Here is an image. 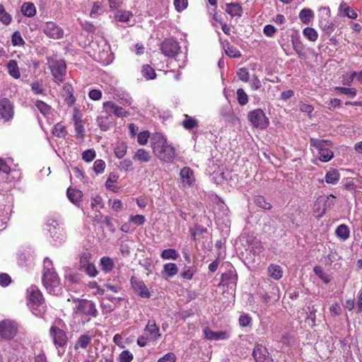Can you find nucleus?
Listing matches in <instances>:
<instances>
[{"label":"nucleus","instance_id":"47","mask_svg":"<svg viewBox=\"0 0 362 362\" xmlns=\"http://www.w3.org/2000/svg\"><path fill=\"white\" fill-rule=\"evenodd\" d=\"M127 153V146L123 142H118L115 148V154L117 158H122Z\"/></svg>","mask_w":362,"mask_h":362},{"label":"nucleus","instance_id":"17","mask_svg":"<svg viewBox=\"0 0 362 362\" xmlns=\"http://www.w3.org/2000/svg\"><path fill=\"white\" fill-rule=\"evenodd\" d=\"M252 355L256 362H273L267 348L261 344L255 346Z\"/></svg>","mask_w":362,"mask_h":362},{"label":"nucleus","instance_id":"7","mask_svg":"<svg viewBox=\"0 0 362 362\" xmlns=\"http://www.w3.org/2000/svg\"><path fill=\"white\" fill-rule=\"evenodd\" d=\"M248 119L252 125L260 129H265L269 124V118L261 109H256L248 113Z\"/></svg>","mask_w":362,"mask_h":362},{"label":"nucleus","instance_id":"62","mask_svg":"<svg viewBox=\"0 0 362 362\" xmlns=\"http://www.w3.org/2000/svg\"><path fill=\"white\" fill-rule=\"evenodd\" d=\"M157 362H176V356L173 352H168L158 358Z\"/></svg>","mask_w":362,"mask_h":362},{"label":"nucleus","instance_id":"52","mask_svg":"<svg viewBox=\"0 0 362 362\" xmlns=\"http://www.w3.org/2000/svg\"><path fill=\"white\" fill-rule=\"evenodd\" d=\"M335 90L341 94L347 95L350 98H354L356 95V90L355 88L336 87Z\"/></svg>","mask_w":362,"mask_h":362},{"label":"nucleus","instance_id":"38","mask_svg":"<svg viewBox=\"0 0 362 362\" xmlns=\"http://www.w3.org/2000/svg\"><path fill=\"white\" fill-rule=\"evenodd\" d=\"M226 12L231 16H240L242 8L238 4H229L226 5Z\"/></svg>","mask_w":362,"mask_h":362},{"label":"nucleus","instance_id":"5","mask_svg":"<svg viewBox=\"0 0 362 362\" xmlns=\"http://www.w3.org/2000/svg\"><path fill=\"white\" fill-rule=\"evenodd\" d=\"M310 144L312 147L317 149L322 162H328L334 157V153L331 150L332 144L330 141L311 138Z\"/></svg>","mask_w":362,"mask_h":362},{"label":"nucleus","instance_id":"19","mask_svg":"<svg viewBox=\"0 0 362 362\" xmlns=\"http://www.w3.org/2000/svg\"><path fill=\"white\" fill-rule=\"evenodd\" d=\"M181 182L184 187L192 186L195 181L194 172L189 167L183 168L180 173Z\"/></svg>","mask_w":362,"mask_h":362},{"label":"nucleus","instance_id":"32","mask_svg":"<svg viewBox=\"0 0 362 362\" xmlns=\"http://www.w3.org/2000/svg\"><path fill=\"white\" fill-rule=\"evenodd\" d=\"M82 196L83 193L81 190L70 188L67 189V197L69 199L75 204L81 201Z\"/></svg>","mask_w":362,"mask_h":362},{"label":"nucleus","instance_id":"55","mask_svg":"<svg viewBox=\"0 0 362 362\" xmlns=\"http://www.w3.org/2000/svg\"><path fill=\"white\" fill-rule=\"evenodd\" d=\"M238 101L240 105H245L248 102L247 95L243 89L239 88L237 90Z\"/></svg>","mask_w":362,"mask_h":362},{"label":"nucleus","instance_id":"27","mask_svg":"<svg viewBox=\"0 0 362 362\" xmlns=\"http://www.w3.org/2000/svg\"><path fill=\"white\" fill-rule=\"evenodd\" d=\"M340 179V174L336 169L329 170L325 177V182L327 184L336 185Z\"/></svg>","mask_w":362,"mask_h":362},{"label":"nucleus","instance_id":"28","mask_svg":"<svg viewBox=\"0 0 362 362\" xmlns=\"http://www.w3.org/2000/svg\"><path fill=\"white\" fill-rule=\"evenodd\" d=\"M21 12L26 17H33L36 14V8L31 2H25L21 6Z\"/></svg>","mask_w":362,"mask_h":362},{"label":"nucleus","instance_id":"57","mask_svg":"<svg viewBox=\"0 0 362 362\" xmlns=\"http://www.w3.org/2000/svg\"><path fill=\"white\" fill-rule=\"evenodd\" d=\"M74 127L75 130L77 134L80 135V136L83 137L84 136V127L82 124V121L77 118L76 117H74Z\"/></svg>","mask_w":362,"mask_h":362},{"label":"nucleus","instance_id":"24","mask_svg":"<svg viewBox=\"0 0 362 362\" xmlns=\"http://www.w3.org/2000/svg\"><path fill=\"white\" fill-rule=\"evenodd\" d=\"M114 262L109 257H103L100 259V267L105 274L110 273L114 268Z\"/></svg>","mask_w":362,"mask_h":362},{"label":"nucleus","instance_id":"58","mask_svg":"<svg viewBox=\"0 0 362 362\" xmlns=\"http://www.w3.org/2000/svg\"><path fill=\"white\" fill-rule=\"evenodd\" d=\"M129 220L136 226H142L146 221L144 216L139 214L131 216Z\"/></svg>","mask_w":362,"mask_h":362},{"label":"nucleus","instance_id":"25","mask_svg":"<svg viewBox=\"0 0 362 362\" xmlns=\"http://www.w3.org/2000/svg\"><path fill=\"white\" fill-rule=\"evenodd\" d=\"M291 42L293 45V49L298 54L300 57H302L304 54L303 52V44L300 40V37L298 33L296 31L295 35L291 36Z\"/></svg>","mask_w":362,"mask_h":362},{"label":"nucleus","instance_id":"40","mask_svg":"<svg viewBox=\"0 0 362 362\" xmlns=\"http://www.w3.org/2000/svg\"><path fill=\"white\" fill-rule=\"evenodd\" d=\"M254 202L258 207L264 210H270L272 207V204L267 202L264 197L260 195L254 197Z\"/></svg>","mask_w":362,"mask_h":362},{"label":"nucleus","instance_id":"43","mask_svg":"<svg viewBox=\"0 0 362 362\" xmlns=\"http://www.w3.org/2000/svg\"><path fill=\"white\" fill-rule=\"evenodd\" d=\"M91 255L90 252H83L79 257V269L80 270L84 269L87 266L91 263Z\"/></svg>","mask_w":362,"mask_h":362},{"label":"nucleus","instance_id":"36","mask_svg":"<svg viewBox=\"0 0 362 362\" xmlns=\"http://www.w3.org/2000/svg\"><path fill=\"white\" fill-rule=\"evenodd\" d=\"M133 158L141 163H148L150 160L151 156L147 151L140 148L136 152Z\"/></svg>","mask_w":362,"mask_h":362},{"label":"nucleus","instance_id":"1","mask_svg":"<svg viewBox=\"0 0 362 362\" xmlns=\"http://www.w3.org/2000/svg\"><path fill=\"white\" fill-rule=\"evenodd\" d=\"M151 144L153 153L159 160L165 163H172L174 160L175 149L161 133L153 134Z\"/></svg>","mask_w":362,"mask_h":362},{"label":"nucleus","instance_id":"34","mask_svg":"<svg viewBox=\"0 0 362 362\" xmlns=\"http://www.w3.org/2000/svg\"><path fill=\"white\" fill-rule=\"evenodd\" d=\"M92 339V337L86 333L84 334H82L77 340L75 349H77L78 347H81L82 349H86V347L90 344Z\"/></svg>","mask_w":362,"mask_h":362},{"label":"nucleus","instance_id":"33","mask_svg":"<svg viewBox=\"0 0 362 362\" xmlns=\"http://www.w3.org/2000/svg\"><path fill=\"white\" fill-rule=\"evenodd\" d=\"M198 121L194 117L184 115V119L182 121V126L185 129H192L198 126Z\"/></svg>","mask_w":362,"mask_h":362},{"label":"nucleus","instance_id":"53","mask_svg":"<svg viewBox=\"0 0 362 362\" xmlns=\"http://www.w3.org/2000/svg\"><path fill=\"white\" fill-rule=\"evenodd\" d=\"M96 156V153L94 149H88L82 153V159L87 162H91Z\"/></svg>","mask_w":362,"mask_h":362},{"label":"nucleus","instance_id":"59","mask_svg":"<svg viewBox=\"0 0 362 362\" xmlns=\"http://www.w3.org/2000/svg\"><path fill=\"white\" fill-rule=\"evenodd\" d=\"M82 271L86 272L90 277H95L98 273L95 264L92 262Z\"/></svg>","mask_w":362,"mask_h":362},{"label":"nucleus","instance_id":"9","mask_svg":"<svg viewBox=\"0 0 362 362\" xmlns=\"http://www.w3.org/2000/svg\"><path fill=\"white\" fill-rule=\"evenodd\" d=\"M42 29L47 37L54 40L62 39L64 35V29L53 21H47L43 23Z\"/></svg>","mask_w":362,"mask_h":362},{"label":"nucleus","instance_id":"44","mask_svg":"<svg viewBox=\"0 0 362 362\" xmlns=\"http://www.w3.org/2000/svg\"><path fill=\"white\" fill-rule=\"evenodd\" d=\"M32 91L36 95H45V88L42 81H37L30 84Z\"/></svg>","mask_w":362,"mask_h":362},{"label":"nucleus","instance_id":"29","mask_svg":"<svg viewBox=\"0 0 362 362\" xmlns=\"http://www.w3.org/2000/svg\"><path fill=\"white\" fill-rule=\"evenodd\" d=\"M97 124L103 131H107L110 129L112 122L109 115H100L97 117Z\"/></svg>","mask_w":362,"mask_h":362},{"label":"nucleus","instance_id":"13","mask_svg":"<svg viewBox=\"0 0 362 362\" xmlns=\"http://www.w3.org/2000/svg\"><path fill=\"white\" fill-rule=\"evenodd\" d=\"M49 336L57 348L64 346L68 341L66 333L56 326L49 329Z\"/></svg>","mask_w":362,"mask_h":362},{"label":"nucleus","instance_id":"22","mask_svg":"<svg viewBox=\"0 0 362 362\" xmlns=\"http://www.w3.org/2000/svg\"><path fill=\"white\" fill-rule=\"evenodd\" d=\"M339 11L341 15L351 19H356L358 16L357 13L351 7L349 6L348 4L344 1H342L340 4L339 6Z\"/></svg>","mask_w":362,"mask_h":362},{"label":"nucleus","instance_id":"54","mask_svg":"<svg viewBox=\"0 0 362 362\" xmlns=\"http://www.w3.org/2000/svg\"><path fill=\"white\" fill-rule=\"evenodd\" d=\"M226 54L233 58H238L240 57V52L235 47L228 45L226 48H225Z\"/></svg>","mask_w":362,"mask_h":362},{"label":"nucleus","instance_id":"10","mask_svg":"<svg viewBox=\"0 0 362 362\" xmlns=\"http://www.w3.org/2000/svg\"><path fill=\"white\" fill-rule=\"evenodd\" d=\"M160 50L165 57H175L180 54V47L175 40L169 38L161 43Z\"/></svg>","mask_w":362,"mask_h":362},{"label":"nucleus","instance_id":"2","mask_svg":"<svg viewBox=\"0 0 362 362\" xmlns=\"http://www.w3.org/2000/svg\"><path fill=\"white\" fill-rule=\"evenodd\" d=\"M42 281L49 293L57 296L62 293V287L59 277L54 268L52 261L48 257H45L43 262Z\"/></svg>","mask_w":362,"mask_h":362},{"label":"nucleus","instance_id":"61","mask_svg":"<svg viewBox=\"0 0 362 362\" xmlns=\"http://www.w3.org/2000/svg\"><path fill=\"white\" fill-rule=\"evenodd\" d=\"M91 206L96 210L103 208V199L100 196H95L92 198Z\"/></svg>","mask_w":362,"mask_h":362},{"label":"nucleus","instance_id":"42","mask_svg":"<svg viewBox=\"0 0 362 362\" xmlns=\"http://www.w3.org/2000/svg\"><path fill=\"white\" fill-rule=\"evenodd\" d=\"M160 257L163 259L176 260L179 257V253L175 249H165L161 252Z\"/></svg>","mask_w":362,"mask_h":362},{"label":"nucleus","instance_id":"11","mask_svg":"<svg viewBox=\"0 0 362 362\" xmlns=\"http://www.w3.org/2000/svg\"><path fill=\"white\" fill-rule=\"evenodd\" d=\"M47 230L53 241L61 243L66 239V233L59 223L56 221H51L47 224Z\"/></svg>","mask_w":362,"mask_h":362},{"label":"nucleus","instance_id":"6","mask_svg":"<svg viewBox=\"0 0 362 362\" xmlns=\"http://www.w3.org/2000/svg\"><path fill=\"white\" fill-rule=\"evenodd\" d=\"M47 64L54 81L57 84L62 83L64 80L66 72L65 62L62 59L49 58Z\"/></svg>","mask_w":362,"mask_h":362},{"label":"nucleus","instance_id":"35","mask_svg":"<svg viewBox=\"0 0 362 362\" xmlns=\"http://www.w3.org/2000/svg\"><path fill=\"white\" fill-rule=\"evenodd\" d=\"M37 109L45 117H48L52 112V108L51 106L47 105L41 100H37L35 103Z\"/></svg>","mask_w":362,"mask_h":362},{"label":"nucleus","instance_id":"39","mask_svg":"<svg viewBox=\"0 0 362 362\" xmlns=\"http://www.w3.org/2000/svg\"><path fill=\"white\" fill-rule=\"evenodd\" d=\"M13 18L11 14L6 11L3 4H0V21L5 25L11 23Z\"/></svg>","mask_w":362,"mask_h":362},{"label":"nucleus","instance_id":"50","mask_svg":"<svg viewBox=\"0 0 362 362\" xmlns=\"http://www.w3.org/2000/svg\"><path fill=\"white\" fill-rule=\"evenodd\" d=\"M106 164L102 159L96 160L93 163V170L96 175L101 174L104 172Z\"/></svg>","mask_w":362,"mask_h":362},{"label":"nucleus","instance_id":"23","mask_svg":"<svg viewBox=\"0 0 362 362\" xmlns=\"http://www.w3.org/2000/svg\"><path fill=\"white\" fill-rule=\"evenodd\" d=\"M336 236L341 241H345L350 237V229L345 224H340L335 230Z\"/></svg>","mask_w":362,"mask_h":362},{"label":"nucleus","instance_id":"45","mask_svg":"<svg viewBox=\"0 0 362 362\" xmlns=\"http://www.w3.org/2000/svg\"><path fill=\"white\" fill-rule=\"evenodd\" d=\"M141 73L142 76L147 80L153 79L156 77L154 69L148 64L143 66Z\"/></svg>","mask_w":362,"mask_h":362},{"label":"nucleus","instance_id":"21","mask_svg":"<svg viewBox=\"0 0 362 362\" xmlns=\"http://www.w3.org/2000/svg\"><path fill=\"white\" fill-rule=\"evenodd\" d=\"M178 272V267L175 263H166L163 265L161 274L165 279L175 276Z\"/></svg>","mask_w":362,"mask_h":362},{"label":"nucleus","instance_id":"20","mask_svg":"<svg viewBox=\"0 0 362 362\" xmlns=\"http://www.w3.org/2000/svg\"><path fill=\"white\" fill-rule=\"evenodd\" d=\"M204 337L209 340H223L229 337V334L226 331L214 332L209 328H205L204 329Z\"/></svg>","mask_w":362,"mask_h":362},{"label":"nucleus","instance_id":"63","mask_svg":"<svg viewBox=\"0 0 362 362\" xmlns=\"http://www.w3.org/2000/svg\"><path fill=\"white\" fill-rule=\"evenodd\" d=\"M251 321L252 318L248 314H243L239 317V324L243 327L248 326Z\"/></svg>","mask_w":362,"mask_h":362},{"label":"nucleus","instance_id":"8","mask_svg":"<svg viewBox=\"0 0 362 362\" xmlns=\"http://www.w3.org/2000/svg\"><path fill=\"white\" fill-rule=\"evenodd\" d=\"M74 313L77 315H87L95 317L98 315V310L95 305L92 301L82 299L77 301Z\"/></svg>","mask_w":362,"mask_h":362},{"label":"nucleus","instance_id":"3","mask_svg":"<svg viewBox=\"0 0 362 362\" xmlns=\"http://www.w3.org/2000/svg\"><path fill=\"white\" fill-rule=\"evenodd\" d=\"M91 47L93 50V57L96 61L104 65L112 62L113 56L110 46L104 38L92 42Z\"/></svg>","mask_w":362,"mask_h":362},{"label":"nucleus","instance_id":"18","mask_svg":"<svg viewBox=\"0 0 362 362\" xmlns=\"http://www.w3.org/2000/svg\"><path fill=\"white\" fill-rule=\"evenodd\" d=\"M145 334L149 340L156 341L160 337V329L154 320H148L144 328Z\"/></svg>","mask_w":362,"mask_h":362},{"label":"nucleus","instance_id":"49","mask_svg":"<svg viewBox=\"0 0 362 362\" xmlns=\"http://www.w3.org/2000/svg\"><path fill=\"white\" fill-rule=\"evenodd\" d=\"M11 43L13 46L24 45L25 41L19 31H15L11 36Z\"/></svg>","mask_w":362,"mask_h":362},{"label":"nucleus","instance_id":"64","mask_svg":"<svg viewBox=\"0 0 362 362\" xmlns=\"http://www.w3.org/2000/svg\"><path fill=\"white\" fill-rule=\"evenodd\" d=\"M263 33L266 36L271 37L276 33V29L274 25L268 24L264 27Z\"/></svg>","mask_w":362,"mask_h":362},{"label":"nucleus","instance_id":"48","mask_svg":"<svg viewBox=\"0 0 362 362\" xmlns=\"http://www.w3.org/2000/svg\"><path fill=\"white\" fill-rule=\"evenodd\" d=\"M117 105L112 101H106L103 104V111L110 117L112 114L115 115Z\"/></svg>","mask_w":362,"mask_h":362},{"label":"nucleus","instance_id":"37","mask_svg":"<svg viewBox=\"0 0 362 362\" xmlns=\"http://www.w3.org/2000/svg\"><path fill=\"white\" fill-rule=\"evenodd\" d=\"M303 36L310 42H315L318 38V33L315 29L311 27H306L303 30Z\"/></svg>","mask_w":362,"mask_h":362},{"label":"nucleus","instance_id":"60","mask_svg":"<svg viewBox=\"0 0 362 362\" xmlns=\"http://www.w3.org/2000/svg\"><path fill=\"white\" fill-rule=\"evenodd\" d=\"M188 5L187 0H174V6L177 12L184 11Z\"/></svg>","mask_w":362,"mask_h":362},{"label":"nucleus","instance_id":"51","mask_svg":"<svg viewBox=\"0 0 362 362\" xmlns=\"http://www.w3.org/2000/svg\"><path fill=\"white\" fill-rule=\"evenodd\" d=\"M53 135L57 137H64L66 135L65 127L60 123L55 124L52 129Z\"/></svg>","mask_w":362,"mask_h":362},{"label":"nucleus","instance_id":"31","mask_svg":"<svg viewBox=\"0 0 362 362\" xmlns=\"http://www.w3.org/2000/svg\"><path fill=\"white\" fill-rule=\"evenodd\" d=\"M7 69L8 74L14 78H20L21 74L16 61L13 59L9 60L7 64Z\"/></svg>","mask_w":362,"mask_h":362},{"label":"nucleus","instance_id":"30","mask_svg":"<svg viewBox=\"0 0 362 362\" xmlns=\"http://www.w3.org/2000/svg\"><path fill=\"white\" fill-rule=\"evenodd\" d=\"M314 18V12L310 8H303L299 13V18L304 24H309Z\"/></svg>","mask_w":362,"mask_h":362},{"label":"nucleus","instance_id":"14","mask_svg":"<svg viewBox=\"0 0 362 362\" xmlns=\"http://www.w3.org/2000/svg\"><path fill=\"white\" fill-rule=\"evenodd\" d=\"M17 332V325L14 322L4 320L0 322V339H11Z\"/></svg>","mask_w":362,"mask_h":362},{"label":"nucleus","instance_id":"56","mask_svg":"<svg viewBox=\"0 0 362 362\" xmlns=\"http://www.w3.org/2000/svg\"><path fill=\"white\" fill-rule=\"evenodd\" d=\"M133 354L128 350L122 351L118 358L119 362H131L133 360Z\"/></svg>","mask_w":362,"mask_h":362},{"label":"nucleus","instance_id":"46","mask_svg":"<svg viewBox=\"0 0 362 362\" xmlns=\"http://www.w3.org/2000/svg\"><path fill=\"white\" fill-rule=\"evenodd\" d=\"M320 27L326 35H330L334 31V25L329 21H321Z\"/></svg>","mask_w":362,"mask_h":362},{"label":"nucleus","instance_id":"12","mask_svg":"<svg viewBox=\"0 0 362 362\" xmlns=\"http://www.w3.org/2000/svg\"><path fill=\"white\" fill-rule=\"evenodd\" d=\"M335 197L332 194L320 197L314 204L315 211H317L320 216L325 213L327 209L334 205Z\"/></svg>","mask_w":362,"mask_h":362},{"label":"nucleus","instance_id":"15","mask_svg":"<svg viewBox=\"0 0 362 362\" xmlns=\"http://www.w3.org/2000/svg\"><path fill=\"white\" fill-rule=\"evenodd\" d=\"M130 281L134 291L137 295L145 298H148L151 296L150 291L142 280L133 276L131 278Z\"/></svg>","mask_w":362,"mask_h":362},{"label":"nucleus","instance_id":"4","mask_svg":"<svg viewBox=\"0 0 362 362\" xmlns=\"http://www.w3.org/2000/svg\"><path fill=\"white\" fill-rule=\"evenodd\" d=\"M28 305L32 312L37 315L45 308V301L41 291L34 285L27 289Z\"/></svg>","mask_w":362,"mask_h":362},{"label":"nucleus","instance_id":"26","mask_svg":"<svg viewBox=\"0 0 362 362\" xmlns=\"http://www.w3.org/2000/svg\"><path fill=\"white\" fill-rule=\"evenodd\" d=\"M268 274L270 277L274 279V280L280 279L283 276V270L282 268L277 264H270L268 267Z\"/></svg>","mask_w":362,"mask_h":362},{"label":"nucleus","instance_id":"41","mask_svg":"<svg viewBox=\"0 0 362 362\" xmlns=\"http://www.w3.org/2000/svg\"><path fill=\"white\" fill-rule=\"evenodd\" d=\"M132 13L129 11L125 10H119L115 13V19L118 21L126 23L128 22L131 17H132Z\"/></svg>","mask_w":362,"mask_h":362},{"label":"nucleus","instance_id":"16","mask_svg":"<svg viewBox=\"0 0 362 362\" xmlns=\"http://www.w3.org/2000/svg\"><path fill=\"white\" fill-rule=\"evenodd\" d=\"M13 115V107L7 98L0 100V121L7 122L10 120Z\"/></svg>","mask_w":362,"mask_h":362}]
</instances>
